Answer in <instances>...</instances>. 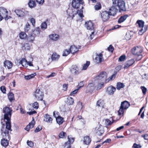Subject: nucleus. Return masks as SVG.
Here are the masks:
<instances>
[{"label":"nucleus","mask_w":148,"mask_h":148,"mask_svg":"<svg viewBox=\"0 0 148 148\" xmlns=\"http://www.w3.org/2000/svg\"><path fill=\"white\" fill-rule=\"evenodd\" d=\"M44 121L49 123H51L53 119L51 116L48 114H46L44 116Z\"/></svg>","instance_id":"nucleus-18"},{"label":"nucleus","mask_w":148,"mask_h":148,"mask_svg":"<svg viewBox=\"0 0 148 148\" xmlns=\"http://www.w3.org/2000/svg\"><path fill=\"white\" fill-rule=\"evenodd\" d=\"M36 75V73H35L28 75L25 76V78L26 79H29L34 77Z\"/></svg>","instance_id":"nucleus-35"},{"label":"nucleus","mask_w":148,"mask_h":148,"mask_svg":"<svg viewBox=\"0 0 148 148\" xmlns=\"http://www.w3.org/2000/svg\"><path fill=\"white\" fill-rule=\"evenodd\" d=\"M59 55L57 54L56 53H53L51 57V58L53 61L58 60L60 58Z\"/></svg>","instance_id":"nucleus-22"},{"label":"nucleus","mask_w":148,"mask_h":148,"mask_svg":"<svg viewBox=\"0 0 148 148\" xmlns=\"http://www.w3.org/2000/svg\"><path fill=\"white\" fill-rule=\"evenodd\" d=\"M20 38L22 39L25 38L27 36L26 33L24 32H22L20 33L19 35Z\"/></svg>","instance_id":"nucleus-36"},{"label":"nucleus","mask_w":148,"mask_h":148,"mask_svg":"<svg viewBox=\"0 0 148 148\" xmlns=\"http://www.w3.org/2000/svg\"><path fill=\"white\" fill-rule=\"evenodd\" d=\"M20 63L24 67H27V61L25 58H23L20 61Z\"/></svg>","instance_id":"nucleus-30"},{"label":"nucleus","mask_w":148,"mask_h":148,"mask_svg":"<svg viewBox=\"0 0 148 148\" xmlns=\"http://www.w3.org/2000/svg\"><path fill=\"white\" fill-rule=\"evenodd\" d=\"M40 28L39 27L36 28L33 31V34L34 35H35V36L36 37V36L37 35L39 34L40 33Z\"/></svg>","instance_id":"nucleus-31"},{"label":"nucleus","mask_w":148,"mask_h":148,"mask_svg":"<svg viewBox=\"0 0 148 148\" xmlns=\"http://www.w3.org/2000/svg\"><path fill=\"white\" fill-rule=\"evenodd\" d=\"M30 45L28 43H26V44H24L22 46V48L23 49L29 50L30 48Z\"/></svg>","instance_id":"nucleus-37"},{"label":"nucleus","mask_w":148,"mask_h":148,"mask_svg":"<svg viewBox=\"0 0 148 148\" xmlns=\"http://www.w3.org/2000/svg\"><path fill=\"white\" fill-rule=\"evenodd\" d=\"M83 11L82 10H77V13L76 14H78V15L80 17H84V15H83Z\"/></svg>","instance_id":"nucleus-43"},{"label":"nucleus","mask_w":148,"mask_h":148,"mask_svg":"<svg viewBox=\"0 0 148 148\" xmlns=\"http://www.w3.org/2000/svg\"><path fill=\"white\" fill-rule=\"evenodd\" d=\"M143 50L140 47L137 46L134 47L132 49V53L135 55H137L140 54Z\"/></svg>","instance_id":"nucleus-9"},{"label":"nucleus","mask_w":148,"mask_h":148,"mask_svg":"<svg viewBox=\"0 0 148 148\" xmlns=\"http://www.w3.org/2000/svg\"><path fill=\"white\" fill-rule=\"evenodd\" d=\"M49 37L52 40L56 41L58 39L59 36L57 34H52L50 35Z\"/></svg>","instance_id":"nucleus-28"},{"label":"nucleus","mask_w":148,"mask_h":148,"mask_svg":"<svg viewBox=\"0 0 148 148\" xmlns=\"http://www.w3.org/2000/svg\"><path fill=\"white\" fill-rule=\"evenodd\" d=\"M66 134L65 132H60L59 135V138H62L64 137L66 135Z\"/></svg>","instance_id":"nucleus-49"},{"label":"nucleus","mask_w":148,"mask_h":148,"mask_svg":"<svg viewBox=\"0 0 148 148\" xmlns=\"http://www.w3.org/2000/svg\"><path fill=\"white\" fill-rule=\"evenodd\" d=\"M90 64V62L89 61H87L86 63L84 64L82 67V70H86Z\"/></svg>","instance_id":"nucleus-40"},{"label":"nucleus","mask_w":148,"mask_h":148,"mask_svg":"<svg viewBox=\"0 0 148 148\" xmlns=\"http://www.w3.org/2000/svg\"><path fill=\"white\" fill-rule=\"evenodd\" d=\"M41 28L42 29H45L47 28V24L46 22H44L41 25Z\"/></svg>","instance_id":"nucleus-45"},{"label":"nucleus","mask_w":148,"mask_h":148,"mask_svg":"<svg viewBox=\"0 0 148 148\" xmlns=\"http://www.w3.org/2000/svg\"><path fill=\"white\" fill-rule=\"evenodd\" d=\"M8 99L10 102H12L15 100L14 96V94L11 92H10L8 94Z\"/></svg>","instance_id":"nucleus-26"},{"label":"nucleus","mask_w":148,"mask_h":148,"mask_svg":"<svg viewBox=\"0 0 148 148\" xmlns=\"http://www.w3.org/2000/svg\"><path fill=\"white\" fill-rule=\"evenodd\" d=\"M78 90H79V88H78V89H77L75 90L74 91H72V92H71L70 93V96L74 95H75L77 93V92L78 91Z\"/></svg>","instance_id":"nucleus-57"},{"label":"nucleus","mask_w":148,"mask_h":148,"mask_svg":"<svg viewBox=\"0 0 148 148\" xmlns=\"http://www.w3.org/2000/svg\"><path fill=\"white\" fill-rule=\"evenodd\" d=\"M104 85V82H101L100 83H99L97 85V90H98L101 89L103 87Z\"/></svg>","instance_id":"nucleus-41"},{"label":"nucleus","mask_w":148,"mask_h":148,"mask_svg":"<svg viewBox=\"0 0 148 148\" xmlns=\"http://www.w3.org/2000/svg\"><path fill=\"white\" fill-rule=\"evenodd\" d=\"M101 16L103 21H106L109 19L110 15L108 11H105L102 12L101 13Z\"/></svg>","instance_id":"nucleus-10"},{"label":"nucleus","mask_w":148,"mask_h":148,"mask_svg":"<svg viewBox=\"0 0 148 148\" xmlns=\"http://www.w3.org/2000/svg\"><path fill=\"white\" fill-rule=\"evenodd\" d=\"M42 129V127L41 126H38L37 127L35 130L34 131L35 132H37L40 131V130Z\"/></svg>","instance_id":"nucleus-55"},{"label":"nucleus","mask_w":148,"mask_h":148,"mask_svg":"<svg viewBox=\"0 0 148 148\" xmlns=\"http://www.w3.org/2000/svg\"><path fill=\"white\" fill-rule=\"evenodd\" d=\"M35 35L32 34H30L27 38V40L29 42H32L35 38Z\"/></svg>","instance_id":"nucleus-24"},{"label":"nucleus","mask_w":148,"mask_h":148,"mask_svg":"<svg viewBox=\"0 0 148 148\" xmlns=\"http://www.w3.org/2000/svg\"><path fill=\"white\" fill-rule=\"evenodd\" d=\"M126 56L125 55H122L120 56L119 59V61L122 62L123 61L125 58Z\"/></svg>","instance_id":"nucleus-52"},{"label":"nucleus","mask_w":148,"mask_h":148,"mask_svg":"<svg viewBox=\"0 0 148 148\" xmlns=\"http://www.w3.org/2000/svg\"><path fill=\"white\" fill-rule=\"evenodd\" d=\"M129 103L127 101H124L121 103L119 110L118 111V114L120 115L124 113V110H126L130 106Z\"/></svg>","instance_id":"nucleus-3"},{"label":"nucleus","mask_w":148,"mask_h":148,"mask_svg":"<svg viewBox=\"0 0 148 148\" xmlns=\"http://www.w3.org/2000/svg\"><path fill=\"white\" fill-rule=\"evenodd\" d=\"M0 90L3 93H5L6 90L5 87L4 86H2L0 88Z\"/></svg>","instance_id":"nucleus-53"},{"label":"nucleus","mask_w":148,"mask_h":148,"mask_svg":"<svg viewBox=\"0 0 148 148\" xmlns=\"http://www.w3.org/2000/svg\"><path fill=\"white\" fill-rule=\"evenodd\" d=\"M56 75V74L55 73L53 72L50 75L47 76V78H49L50 77H52L55 76Z\"/></svg>","instance_id":"nucleus-60"},{"label":"nucleus","mask_w":148,"mask_h":148,"mask_svg":"<svg viewBox=\"0 0 148 148\" xmlns=\"http://www.w3.org/2000/svg\"><path fill=\"white\" fill-rule=\"evenodd\" d=\"M118 9L116 8V5H113L109 9V11L108 12L110 16H114L117 12Z\"/></svg>","instance_id":"nucleus-11"},{"label":"nucleus","mask_w":148,"mask_h":148,"mask_svg":"<svg viewBox=\"0 0 148 148\" xmlns=\"http://www.w3.org/2000/svg\"><path fill=\"white\" fill-rule=\"evenodd\" d=\"M35 96L38 100H42L44 97V93L42 92L41 89H37L35 92Z\"/></svg>","instance_id":"nucleus-5"},{"label":"nucleus","mask_w":148,"mask_h":148,"mask_svg":"<svg viewBox=\"0 0 148 148\" xmlns=\"http://www.w3.org/2000/svg\"><path fill=\"white\" fill-rule=\"evenodd\" d=\"M135 62L134 59H131L127 61L125 63L124 66V69H127L130 66H132Z\"/></svg>","instance_id":"nucleus-14"},{"label":"nucleus","mask_w":148,"mask_h":148,"mask_svg":"<svg viewBox=\"0 0 148 148\" xmlns=\"http://www.w3.org/2000/svg\"><path fill=\"white\" fill-rule=\"evenodd\" d=\"M0 14L5 18V20H7L11 18L10 16H8V11L5 8L3 7H0Z\"/></svg>","instance_id":"nucleus-6"},{"label":"nucleus","mask_w":148,"mask_h":148,"mask_svg":"<svg viewBox=\"0 0 148 148\" xmlns=\"http://www.w3.org/2000/svg\"><path fill=\"white\" fill-rule=\"evenodd\" d=\"M105 124L107 125H110L113 123L112 122H111L108 119H106L105 121Z\"/></svg>","instance_id":"nucleus-51"},{"label":"nucleus","mask_w":148,"mask_h":148,"mask_svg":"<svg viewBox=\"0 0 148 148\" xmlns=\"http://www.w3.org/2000/svg\"><path fill=\"white\" fill-rule=\"evenodd\" d=\"M88 90L90 92H92L95 89V87L94 86V84L92 83H90L88 84L87 87Z\"/></svg>","instance_id":"nucleus-29"},{"label":"nucleus","mask_w":148,"mask_h":148,"mask_svg":"<svg viewBox=\"0 0 148 148\" xmlns=\"http://www.w3.org/2000/svg\"><path fill=\"white\" fill-rule=\"evenodd\" d=\"M4 65L5 67L7 66L8 69H10L12 66V63L11 62L8 60H5L4 63Z\"/></svg>","instance_id":"nucleus-20"},{"label":"nucleus","mask_w":148,"mask_h":148,"mask_svg":"<svg viewBox=\"0 0 148 148\" xmlns=\"http://www.w3.org/2000/svg\"><path fill=\"white\" fill-rule=\"evenodd\" d=\"M69 50L71 53L74 54L78 51V49L75 46L72 45L70 47Z\"/></svg>","instance_id":"nucleus-21"},{"label":"nucleus","mask_w":148,"mask_h":148,"mask_svg":"<svg viewBox=\"0 0 148 148\" xmlns=\"http://www.w3.org/2000/svg\"><path fill=\"white\" fill-rule=\"evenodd\" d=\"M28 5L30 8H33L36 5L35 2L34 1L30 0L28 3Z\"/></svg>","instance_id":"nucleus-38"},{"label":"nucleus","mask_w":148,"mask_h":148,"mask_svg":"<svg viewBox=\"0 0 148 148\" xmlns=\"http://www.w3.org/2000/svg\"><path fill=\"white\" fill-rule=\"evenodd\" d=\"M133 147L135 148H140L141 146L139 145L134 143V144Z\"/></svg>","instance_id":"nucleus-64"},{"label":"nucleus","mask_w":148,"mask_h":148,"mask_svg":"<svg viewBox=\"0 0 148 148\" xmlns=\"http://www.w3.org/2000/svg\"><path fill=\"white\" fill-rule=\"evenodd\" d=\"M116 74V72H115L114 74H113L108 78V80L107 81V82H108L110 80H113L115 78Z\"/></svg>","instance_id":"nucleus-46"},{"label":"nucleus","mask_w":148,"mask_h":148,"mask_svg":"<svg viewBox=\"0 0 148 148\" xmlns=\"http://www.w3.org/2000/svg\"><path fill=\"white\" fill-rule=\"evenodd\" d=\"M137 57L136 58V60L137 61H139L142 58V55L141 54L139 55H137Z\"/></svg>","instance_id":"nucleus-59"},{"label":"nucleus","mask_w":148,"mask_h":148,"mask_svg":"<svg viewBox=\"0 0 148 148\" xmlns=\"http://www.w3.org/2000/svg\"><path fill=\"white\" fill-rule=\"evenodd\" d=\"M33 107L36 109H37L39 107V104L38 102L36 101L34 102L32 104Z\"/></svg>","instance_id":"nucleus-47"},{"label":"nucleus","mask_w":148,"mask_h":148,"mask_svg":"<svg viewBox=\"0 0 148 148\" xmlns=\"http://www.w3.org/2000/svg\"><path fill=\"white\" fill-rule=\"evenodd\" d=\"M14 12L19 17H23L25 15V13L24 12L21 10H15L14 11Z\"/></svg>","instance_id":"nucleus-19"},{"label":"nucleus","mask_w":148,"mask_h":148,"mask_svg":"<svg viewBox=\"0 0 148 148\" xmlns=\"http://www.w3.org/2000/svg\"><path fill=\"white\" fill-rule=\"evenodd\" d=\"M124 87L125 85L123 83H121V82H118L117 84L116 88L118 90H120V89L123 88Z\"/></svg>","instance_id":"nucleus-33"},{"label":"nucleus","mask_w":148,"mask_h":148,"mask_svg":"<svg viewBox=\"0 0 148 148\" xmlns=\"http://www.w3.org/2000/svg\"><path fill=\"white\" fill-rule=\"evenodd\" d=\"M144 22L142 20H138L136 22V24H138L139 28H140L138 32L140 35H142L147 30V27L144 26Z\"/></svg>","instance_id":"nucleus-2"},{"label":"nucleus","mask_w":148,"mask_h":148,"mask_svg":"<svg viewBox=\"0 0 148 148\" xmlns=\"http://www.w3.org/2000/svg\"><path fill=\"white\" fill-rule=\"evenodd\" d=\"M96 57L95 58L96 62L97 63H101L103 60V56L102 53H100L99 54L96 53Z\"/></svg>","instance_id":"nucleus-12"},{"label":"nucleus","mask_w":148,"mask_h":148,"mask_svg":"<svg viewBox=\"0 0 148 148\" xmlns=\"http://www.w3.org/2000/svg\"><path fill=\"white\" fill-rule=\"evenodd\" d=\"M70 52L69 49H65L63 51L62 56H66L70 53Z\"/></svg>","instance_id":"nucleus-39"},{"label":"nucleus","mask_w":148,"mask_h":148,"mask_svg":"<svg viewBox=\"0 0 148 148\" xmlns=\"http://www.w3.org/2000/svg\"><path fill=\"white\" fill-rule=\"evenodd\" d=\"M67 103L69 105L73 104L74 102L73 99L71 97H68L67 98Z\"/></svg>","instance_id":"nucleus-34"},{"label":"nucleus","mask_w":148,"mask_h":148,"mask_svg":"<svg viewBox=\"0 0 148 148\" xmlns=\"http://www.w3.org/2000/svg\"><path fill=\"white\" fill-rule=\"evenodd\" d=\"M96 133L99 135H100L103 133V131L101 127L98 128L97 131Z\"/></svg>","instance_id":"nucleus-42"},{"label":"nucleus","mask_w":148,"mask_h":148,"mask_svg":"<svg viewBox=\"0 0 148 148\" xmlns=\"http://www.w3.org/2000/svg\"><path fill=\"white\" fill-rule=\"evenodd\" d=\"M107 49L108 50L112 52L114 50V47L111 45H110L109 47Z\"/></svg>","instance_id":"nucleus-58"},{"label":"nucleus","mask_w":148,"mask_h":148,"mask_svg":"<svg viewBox=\"0 0 148 148\" xmlns=\"http://www.w3.org/2000/svg\"><path fill=\"white\" fill-rule=\"evenodd\" d=\"M85 26L88 29L92 30L94 29L93 23L90 21L85 22Z\"/></svg>","instance_id":"nucleus-13"},{"label":"nucleus","mask_w":148,"mask_h":148,"mask_svg":"<svg viewBox=\"0 0 148 148\" xmlns=\"http://www.w3.org/2000/svg\"><path fill=\"white\" fill-rule=\"evenodd\" d=\"M127 17L128 16L127 15H125L121 16L118 21V23L120 24L123 22L126 19Z\"/></svg>","instance_id":"nucleus-25"},{"label":"nucleus","mask_w":148,"mask_h":148,"mask_svg":"<svg viewBox=\"0 0 148 148\" xmlns=\"http://www.w3.org/2000/svg\"><path fill=\"white\" fill-rule=\"evenodd\" d=\"M116 88L113 86H111L107 88L106 92L109 95H112L116 91Z\"/></svg>","instance_id":"nucleus-15"},{"label":"nucleus","mask_w":148,"mask_h":148,"mask_svg":"<svg viewBox=\"0 0 148 148\" xmlns=\"http://www.w3.org/2000/svg\"><path fill=\"white\" fill-rule=\"evenodd\" d=\"M91 141V138L89 136H86L84 137L83 142L85 144L87 145H88L90 143Z\"/></svg>","instance_id":"nucleus-23"},{"label":"nucleus","mask_w":148,"mask_h":148,"mask_svg":"<svg viewBox=\"0 0 148 148\" xmlns=\"http://www.w3.org/2000/svg\"><path fill=\"white\" fill-rule=\"evenodd\" d=\"M140 88L141 89L143 94L145 95L147 92V89L144 86H141Z\"/></svg>","instance_id":"nucleus-54"},{"label":"nucleus","mask_w":148,"mask_h":148,"mask_svg":"<svg viewBox=\"0 0 148 148\" xmlns=\"http://www.w3.org/2000/svg\"><path fill=\"white\" fill-rule=\"evenodd\" d=\"M84 83L83 82H81L80 83H79L78 86H79V89L82 87L84 86Z\"/></svg>","instance_id":"nucleus-63"},{"label":"nucleus","mask_w":148,"mask_h":148,"mask_svg":"<svg viewBox=\"0 0 148 148\" xmlns=\"http://www.w3.org/2000/svg\"><path fill=\"white\" fill-rule=\"evenodd\" d=\"M30 22L32 23V25L34 26L35 24V19L33 18H31L30 20Z\"/></svg>","instance_id":"nucleus-61"},{"label":"nucleus","mask_w":148,"mask_h":148,"mask_svg":"<svg viewBox=\"0 0 148 148\" xmlns=\"http://www.w3.org/2000/svg\"><path fill=\"white\" fill-rule=\"evenodd\" d=\"M107 78L106 73L105 72H102L95 77V81L99 82H104L106 81V83H107L108 79H106Z\"/></svg>","instance_id":"nucleus-4"},{"label":"nucleus","mask_w":148,"mask_h":148,"mask_svg":"<svg viewBox=\"0 0 148 148\" xmlns=\"http://www.w3.org/2000/svg\"><path fill=\"white\" fill-rule=\"evenodd\" d=\"M12 110L11 108L6 107L3 109V113H4V118L5 120L7 121L5 123V125L3 124L1 129V135L3 139L1 141V145L4 147H7L8 145V141L5 139L7 137L8 139H10L9 133L12 131L11 128V125L10 121V118L12 114Z\"/></svg>","instance_id":"nucleus-1"},{"label":"nucleus","mask_w":148,"mask_h":148,"mask_svg":"<svg viewBox=\"0 0 148 148\" xmlns=\"http://www.w3.org/2000/svg\"><path fill=\"white\" fill-rule=\"evenodd\" d=\"M27 144L29 147H33L34 145L32 142L31 141H29V140H27Z\"/></svg>","instance_id":"nucleus-56"},{"label":"nucleus","mask_w":148,"mask_h":148,"mask_svg":"<svg viewBox=\"0 0 148 148\" xmlns=\"http://www.w3.org/2000/svg\"><path fill=\"white\" fill-rule=\"evenodd\" d=\"M116 2V8H118L119 10L125 11L126 10L125 3L124 1L119 0Z\"/></svg>","instance_id":"nucleus-7"},{"label":"nucleus","mask_w":148,"mask_h":148,"mask_svg":"<svg viewBox=\"0 0 148 148\" xmlns=\"http://www.w3.org/2000/svg\"><path fill=\"white\" fill-rule=\"evenodd\" d=\"M84 2L83 0H73L72 2V6L74 8L77 9L80 5L83 4Z\"/></svg>","instance_id":"nucleus-8"},{"label":"nucleus","mask_w":148,"mask_h":148,"mask_svg":"<svg viewBox=\"0 0 148 148\" xmlns=\"http://www.w3.org/2000/svg\"><path fill=\"white\" fill-rule=\"evenodd\" d=\"M35 124V122L34 119L33 118V120L27 126L25 129L27 131H29L30 129L33 128Z\"/></svg>","instance_id":"nucleus-16"},{"label":"nucleus","mask_w":148,"mask_h":148,"mask_svg":"<svg viewBox=\"0 0 148 148\" xmlns=\"http://www.w3.org/2000/svg\"><path fill=\"white\" fill-rule=\"evenodd\" d=\"M125 38L127 40H129L131 39V36L129 34H126Z\"/></svg>","instance_id":"nucleus-62"},{"label":"nucleus","mask_w":148,"mask_h":148,"mask_svg":"<svg viewBox=\"0 0 148 148\" xmlns=\"http://www.w3.org/2000/svg\"><path fill=\"white\" fill-rule=\"evenodd\" d=\"M77 107H78L79 110H80L83 107L82 103L80 102H78L77 103Z\"/></svg>","instance_id":"nucleus-48"},{"label":"nucleus","mask_w":148,"mask_h":148,"mask_svg":"<svg viewBox=\"0 0 148 148\" xmlns=\"http://www.w3.org/2000/svg\"><path fill=\"white\" fill-rule=\"evenodd\" d=\"M57 123L59 125L62 124L64 121V118L60 116H58L56 118Z\"/></svg>","instance_id":"nucleus-27"},{"label":"nucleus","mask_w":148,"mask_h":148,"mask_svg":"<svg viewBox=\"0 0 148 148\" xmlns=\"http://www.w3.org/2000/svg\"><path fill=\"white\" fill-rule=\"evenodd\" d=\"M101 5L99 3H98L95 6V8L96 10H98L101 9Z\"/></svg>","instance_id":"nucleus-50"},{"label":"nucleus","mask_w":148,"mask_h":148,"mask_svg":"<svg viewBox=\"0 0 148 148\" xmlns=\"http://www.w3.org/2000/svg\"><path fill=\"white\" fill-rule=\"evenodd\" d=\"M30 29V25L28 23L26 24L25 27V32H27Z\"/></svg>","instance_id":"nucleus-44"},{"label":"nucleus","mask_w":148,"mask_h":148,"mask_svg":"<svg viewBox=\"0 0 148 148\" xmlns=\"http://www.w3.org/2000/svg\"><path fill=\"white\" fill-rule=\"evenodd\" d=\"M71 71V73L75 75L78 74L79 73V68L76 65L73 66H72Z\"/></svg>","instance_id":"nucleus-17"},{"label":"nucleus","mask_w":148,"mask_h":148,"mask_svg":"<svg viewBox=\"0 0 148 148\" xmlns=\"http://www.w3.org/2000/svg\"><path fill=\"white\" fill-rule=\"evenodd\" d=\"M68 140L64 144V148H71V141H70L69 136H68Z\"/></svg>","instance_id":"nucleus-32"}]
</instances>
